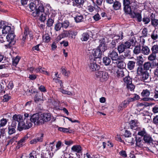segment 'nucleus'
I'll return each mask as SVG.
<instances>
[{"label": "nucleus", "mask_w": 158, "mask_h": 158, "mask_svg": "<svg viewBox=\"0 0 158 158\" xmlns=\"http://www.w3.org/2000/svg\"><path fill=\"white\" fill-rule=\"evenodd\" d=\"M43 3L42 1L35 0L30 3L29 7L32 11H34L32 14L33 16H39L41 14L40 20L44 22L46 19V16L50 15L52 8L49 4L44 3L43 5Z\"/></svg>", "instance_id": "obj_1"}, {"label": "nucleus", "mask_w": 158, "mask_h": 158, "mask_svg": "<svg viewBox=\"0 0 158 158\" xmlns=\"http://www.w3.org/2000/svg\"><path fill=\"white\" fill-rule=\"evenodd\" d=\"M123 2L124 13L129 15L132 18H136L138 22H141L142 21L141 14L136 12L137 9L136 0H123Z\"/></svg>", "instance_id": "obj_2"}, {"label": "nucleus", "mask_w": 158, "mask_h": 158, "mask_svg": "<svg viewBox=\"0 0 158 158\" xmlns=\"http://www.w3.org/2000/svg\"><path fill=\"white\" fill-rule=\"evenodd\" d=\"M94 78L101 82L106 81L109 78L108 73L104 71L99 70L96 72L94 75Z\"/></svg>", "instance_id": "obj_3"}, {"label": "nucleus", "mask_w": 158, "mask_h": 158, "mask_svg": "<svg viewBox=\"0 0 158 158\" xmlns=\"http://www.w3.org/2000/svg\"><path fill=\"white\" fill-rule=\"evenodd\" d=\"M32 124L29 120L24 119L23 121V119L19 122L18 123L17 129L19 131H21L24 130L28 129L32 126Z\"/></svg>", "instance_id": "obj_4"}, {"label": "nucleus", "mask_w": 158, "mask_h": 158, "mask_svg": "<svg viewBox=\"0 0 158 158\" xmlns=\"http://www.w3.org/2000/svg\"><path fill=\"white\" fill-rule=\"evenodd\" d=\"M15 36L12 31H11V32L8 33L6 39L7 41L8 42V44H5V46L7 48H10L14 45L16 42L15 39Z\"/></svg>", "instance_id": "obj_5"}, {"label": "nucleus", "mask_w": 158, "mask_h": 158, "mask_svg": "<svg viewBox=\"0 0 158 158\" xmlns=\"http://www.w3.org/2000/svg\"><path fill=\"white\" fill-rule=\"evenodd\" d=\"M102 53H103L101 51V50L97 48L94 49L91 54L89 56L90 60H93L96 61L97 59H100L102 58Z\"/></svg>", "instance_id": "obj_6"}, {"label": "nucleus", "mask_w": 158, "mask_h": 158, "mask_svg": "<svg viewBox=\"0 0 158 158\" xmlns=\"http://www.w3.org/2000/svg\"><path fill=\"white\" fill-rule=\"evenodd\" d=\"M30 121L31 123H33L35 125H40L42 124V121H41L40 115L39 113H36L30 115Z\"/></svg>", "instance_id": "obj_7"}, {"label": "nucleus", "mask_w": 158, "mask_h": 158, "mask_svg": "<svg viewBox=\"0 0 158 158\" xmlns=\"http://www.w3.org/2000/svg\"><path fill=\"white\" fill-rule=\"evenodd\" d=\"M24 32L23 35L22 40L25 41L28 38V36L30 37V40L33 39V32L27 26H26L24 28Z\"/></svg>", "instance_id": "obj_8"}, {"label": "nucleus", "mask_w": 158, "mask_h": 158, "mask_svg": "<svg viewBox=\"0 0 158 158\" xmlns=\"http://www.w3.org/2000/svg\"><path fill=\"white\" fill-rule=\"evenodd\" d=\"M51 114L50 113H43L40 114L41 121L42 124L50 121L51 119Z\"/></svg>", "instance_id": "obj_9"}, {"label": "nucleus", "mask_w": 158, "mask_h": 158, "mask_svg": "<svg viewBox=\"0 0 158 158\" xmlns=\"http://www.w3.org/2000/svg\"><path fill=\"white\" fill-rule=\"evenodd\" d=\"M127 43L126 42H122L118 46L117 50L119 54L123 53L126 50L130 48Z\"/></svg>", "instance_id": "obj_10"}, {"label": "nucleus", "mask_w": 158, "mask_h": 158, "mask_svg": "<svg viewBox=\"0 0 158 158\" xmlns=\"http://www.w3.org/2000/svg\"><path fill=\"white\" fill-rule=\"evenodd\" d=\"M90 61V63L89 64V67L90 70L91 71H99L98 70L100 69V66L98 64L96 63V61L93 60Z\"/></svg>", "instance_id": "obj_11"}, {"label": "nucleus", "mask_w": 158, "mask_h": 158, "mask_svg": "<svg viewBox=\"0 0 158 158\" xmlns=\"http://www.w3.org/2000/svg\"><path fill=\"white\" fill-rule=\"evenodd\" d=\"M108 55L112 61H117L119 60L117 52L114 50L110 51Z\"/></svg>", "instance_id": "obj_12"}, {"label": "nucleus", "mask_w": 158, "mask_h": 158, "mask_svg": "<svg viewBox=\"0 0 158 158\" xmlns=\"http://www.w3.org/2000/svg\"><path fill=\"white\" fill-rule=\"evenodd\" d=\"M150 93V91L148 89H143L141 93V95L142 97L144 98H143L142 100L144 101H149L150 100H153V98H147L149 96Z\"/></svg>", "instance_id": "obj_13"}, {"label": "nucleus", "mask_w": 158, "mask_h": 158, "mask_svg": "<svg viewBox=\"0 0 158 158\" xmlns=\"http://www.w3.org/2000/svg\"><path fill=\"white\" fill-rule=\"evenodd\" d=\"M100 44L97 48H99L100 50H101V51L103 53L104 52L108 49V47L106 44L105 40H100Z\"/></svg>", "instance_id": "obj_14"}, {"label": "nucleus", "mask_w": 158, "mask_h": 158, "mask_svg": "<svg viewBox=\"0 0 158 158\" xmlns=\"http://www.w3.org/2000/svg\"><path fill=\"white\" fill-rule=\"evenodd\" d=\"M155 15L152 13L151 15V25L155 29H158V19H155Z\"/></svg>", "instance_id": "obj_15"}, {"label": "nucleus", "mask_w": 158, "mask_h": 158, "mask_svg": "<svg viewBox=\"0 0 158 158\" xmlns=\"http://www.w3.org/2000/svg\"><path fill=\"white\" fill-rule=\"evenodd\" d=\"M143 58L140 57V58L137 60L136 64L139 66L137 68V72L142 73L143 69Z\"/></svg>", "instance_id": "obj_16"}, {"label": "nucleus", "mask_w": 158, "mask_h": 158, "mask_svg": "<svg viewBox=\"0 0 158 158\" xmlns=\"http://www.w3.org/2000/svg\"><path fill=\"white\" fill-rule=\"evenodd\" d=\"M90 33H92L91 31L84 32L81 36L80 40L82 41H87L90 37Z\"/></svg>", "instance_id": "obj_17"}, {"label": "nucleus", "mask_w": 158, "mask_h": 158, "mask_svg": "<svg viewBox=\"0 0 158 158\" xmlns=\"http://www.w3.org/2000/svg\"><path fill=\"white\" fill-rule=\"evenodd\" d=\"M53 156V154L48 150L44 151L41 152V158H52Z\"/></svg>", "instance_id": "obj_18"}, {"label": "nucleus", "mask_w": 158, "mask_h": 158, "mask_svg": "<svg viewBox=\"0 0 158 158\" xmlns=\"http://www.w3.org/2000/svg\"><path fill=\"white\" fill-rule=\"evenodd\" d=\"M138 74L140 75V78L142 80L145 81L149 77V74L146 71L143 69L142 73L137 72Z\"/></svg>", "instance_id": "obj_19"}, {"label": "nucleus", "mask_w": 158, "mask_h": 158, "mask_svg": "<svg viewBox=\"0 0 158 158\" xmlns=\"http://www.w3.org/2000/svg\"><path fill=\"white\" fill-rule=\"evenodd\" d=\"M144 143H147L148 144L152 143L153 140L152 137L148 134L147 133L143 138V139Z\"/></svg>", "instance_id": "obj_20"}, {"label": "nucleus", "mask_w": 158, "mask_h": 158, "mask_svg": "<svg viewBox=\"0 0 158 158\" xmlns=\"http://www.w3.org/2000/svg\"><path fill=\"white\" fill-rule=\"evenodd\" d=\"M48 17V19L47 20L46 24L48 27H51L53 26L54 23L55 15L52 13Z\"/></svg>", "instance_id": "obj_21"}, {"label": "nucleus", "mask_w": 158, "mask_h": 158, "mask_svg": "<svg viewBox=\"0 0 158 158\" xmlns=\"http://www.w3.org/2000/svg\"><path fill=\"white\" fill-rule=\"evenodd\" d=\"M84 2V0H73V6L78 8H81L83 6Z\"/></svg>", "instance_id": "obj_22"}, {"label": "nucleus", "mask_w": 158, "mask_h": 158, "mask_svg": "<svg viewBox=\"0 0 158 158\" xmlns=\"http://www.w3.org/2000/svg\"><path fill=\"white\" fill-rule=\"evenodd\" d=\"M77 32L75 30H68V38L70 39H74L77 34Z\"/></svg>", "instance_id": "obj_23"}, {"label": "nucleus", "mask_w": 158, "mask_h": 158, "mask_svg": "<svg viewBox=\"0 0 158 158\" xmlns=\"http://www.w3.org/2000/svg\"><path fill=\"white\" fill-rule=\"evenodd\" d=\"M138 121L135 119L131 120L129 122L130 127L131 129L135 130L138 126Z\"/></svg>", "instance_id": "obj_24"}, {"label": "nucleus", "mask_w": 158, "mask_h": 158, "mask_svg": "<svg viewBox=\"0 0 158 158\" xmlns=\"http://www.w3.org/2000/svg\"><path fill=\"white\" fill-rule=\"evenodd\" d=\"M44 134H41L40 136L39 137H37L36 138L34 139L31 140L30 142L31 144H36L38 142H42L43 141V137H44Z\"/></svg>", "instance_id": "obj_25"}, {"label": "nucleus", "mask_w": 158, "mask_h": 158, "mask_svg": "<svg viewBox=\"0 0 158 158\" xmlns=\"http://www.w3.org/2000/svg\"><path fill=\"white\" fill-rule=\"evenodd\" d=\"M11 28L10 26H6L5 25L3 29L1 31V33L5 37V35L10 32Z\"/></svg>", "instance_id": "obj_26"}, {"label": "nucleus", "mask_w": 158, "mask_h": 158, "mask_svg": "<svg viewBox=\"0 0 158 158\" xmlns=\"http://www.w3.org/2000/svg\"><path fill=\"white\" fill-rule=\"evenodd\" d=\"M142 48L141 50L142 53L144 55H148L150 53V49L147 46L144 45H142Z\"/></svg>", "instance_id": "obj_27"}, {"label": "nucleus", "mask_w": 158, "mask_h": 158, "mask_svg": "<svg viewBox=\"0 0 158 158\" xmlns=\"http://www.w3.org/2000/svg\"><path fill=\"white\" fill-rule=\"evenodd\" d=\"M29 137L27 135H26L21 139L18 142L16 147L18 148L21 147L23 146V143L25 142L28 138Z\"/></svg>", "instance_id": "obj_28"}, {"label": "nucleus", "mask_w": 158, "mask_h": 158, "mask_svg": "<svg viewBox=\"0 0 158 158\" xmlns=\"http://www.w3.org/2000/svg\"><path fill=\"white\" fill-rule=\"evenodd\" d=\"M92 1L94 3V6H96V11H97L98 12L99 10H100L99 6H101L103 0H96V3L94 2V0H92Z\"/></svg>", "instance_id": "obj_29"}, {"label": "nucleus", "mask_w": 158, "mask_h": 158, "mask_svg": "<svg viewBox=\"0 0 158 158\" xmlns=\"http://www.w3.org/2000/svg\"><path fill=\"white\" fill-rule=\"evenodd\" d=\"M113 4V7L114 10H117L121 9V4L119 1H116Z\"/></svg>", "instance_id": "obj_30"}, {"label": "nucleus", "mask_w": 158, "mask_h": 158, "mask_svg": "<svg viewBox=\"0 0 158 158\" xmlns=\"http://www.w3.org/2000/svg\"><path fill=\"white\" fill-rule=\"evenodd\" d=\"M123 52V54L122 56L124 58L131 59L132 58L131 55V52L129 49H127Z\"/></svg>", "instance_id": "obj_31"}, {"label": "nucleus", "mask_w": 158, "mask_h": 158, "mask_svg": "<svg viewBox=\"0 0 158 158\" xmlns=\"http://www.w3.org/2000/svg\"><path fill=\"white\" fill-rule=\"evenodd\" d=\"M75 21L77 23H79L83 21L84 17L83 15L80 13H78L76 15V16L74 18Z\"/></svg>", "instance_id": "obj_32"}, {"label": "nucleus", "mask_w": 158, "mask_h": 158, "mask_svg": "<svg viewBox=\"0 0 158 158\" xmlns=\"http://www.w3.org/2000/svg\"><path fill=\"white\" fill-rule=\"evenodd\" d=\"M135 61L132 60L128 61L127 64L128 69L130 70H133L135 67Z\"/></svg>", "instance_id": "obj_33"}, {"label": "nucleus", "mask_w": 158, "mask_h": 158, "mask_svg": "<svg viewBox=\"0 0 158 158\" xmlns=\"http://www.w3.org/2000/svg\"><path fill=\"white\" fill-rule=\"evenodd\" d=\"M126 42L129 45L128 46L130 48L131 46H135L137 41L136 38L135 37H132L131 39Z\"/></svg>", "instance_id": "obj_34"}, {"label": "nucleus", "mask_w": 158, "mask_h": 158, "mask_svg": "<svg viewBox=\"0 0 158 158\" xmlns=\"http://www.w3.org/2000/svg\"><path fill=\"white\" fill-rule=\"evenodd\" d=\"M61 73L64 76L69 77L70 74V72L69 70H67L66 68L63 66L60 69Z\"/></svg>", "instance_id": "obj_35"}, {"label": "nucleus", "mask_w": 158, "mask_h": 158, "mask_svg": "<svg viewBox=\"0 0 158 158\" xmlns=\"http://www.w3.org/2000/svg\"><path fill=\"white\" fill-rule=\"evenodd\" d=\"M62 25L60 22V20H59L57 21V22L55 24L54 29L56 31H60L62 27Z\"/></svg>", "instance_id": "obj_36"}, {"label": "nucleus", "mask_w": 158, "mask_h": 158, "mask_svg": "<svg viewBox=\"0 0 158 158\" xmlns=\"http://www.w3.org/2000/svg\"><path fill=\"white\" fill-rule=\"evenodd\" d=\"M102 61L104 64L106 66H108L111 63V59L108 56H104L102 58Z\"/></svg>", "instance_id": "obj_37"}, {"label": "nucleus", "mask_w": 158, "mask_h": 158, "mask_svg": "<svg viewBox=\"0 0 158 158\" xmlns=\"http://www.w3.org/2000/svg\"><path fill=\"white\" fill-rule=\"evenodd\" d=\"M34 100L35 103H38L40 101L43 100V98L40 94L37 93L34 98Z\"/></svg>", "instance_id": "obj_38"}, {"label": "nucleus", "mask_w": 158, "mask_h": 158, "mask_svg": "<svg viewBox=\"0 0 158 158\" xmlns=\"http://www.w3.org/2000/svg\"><path fill=\"white\" fill-rule=\"evenodd\" d=\"M71 150L73 152L80 153L82 150L81 147L79 145H75L71 148Z\"/></svg>", "instance_id": "obj_39"}, {"label": "nucleus", "mask_w": 158, "mask_h": 158, "mask_svg": "<svg viewBox=\"0 0 158 158\" xmlns=\"http://www.w3.org/2000/svg\"><path fill=\"white\" fill-rule=\"evenodd\" d=\"M143 66V70L145 71H147L152 68L151 67L152 66V63H150V62H147L145 63Z\"/></svg>", "instance_id": "obj_40"}, {"label": "nucleus", "mask_w": 158, "mask_h": 158, "mask_svg": "<svg viewBox=\"0 0 158 158\" xmlns=\"http://www.w3.org/2000/svg\"><path fill=\"white\" fill-rule=\"evenodd\" d=\"M22 117L21 115L19 116L18 115L15 114L12 117V119H11V121H15V122L18 123H19V122L22 119Z\"/></svg>", "instance_id": "obj_41"}, {"label": "nucleus", "mask_w": 158, "mask_h": 158, "mask_svg": "<svg viewBox=\"0 0 158 158\" xmlns=\"http://www.w3.org/2000/svg\"><path fill=\"white\" fill-rule=\"evenodd\" d=\"M61 23L63 26V28L66 29L69 27H71L70 25V22L68 20H65L63 21H62Z\"/></svg>", "instance_id": "obj_42"}, {"label": "nucleus", "mask_w": 158, "mask_h": 158, "mask_svg": "<svg viewBox=\"0 0 158 158\" xmlns=\"http://www.w3.org/2000/svg\"><path fill=\"white\" fill-rule=\"evenodd\" d=\"M21 58L19 56H17L14 58H13L12 65L15 67L18 64Z\"/></svg>", "instance_id": "obj_43"}, {"label": "nucleus", "mask_w": 158, "mask_h": 158, "mask_svg": "<svg viewBox=\"0 0 158 158\" xmlns=\"http://www.w3.org/2000/svg\"><path fill=\"white\" fill-rule=\"evenodd\" d=\"M156 54L152 52V53L148 57V59L149 60L152 61L151 62L152 63L153 61H154L155 62L156 61Z\"/></svg>", "instance_id": "obj_44"}, {"label": "nucleus", "mask_w": 158, "mask_h": 158, "mask_svg": "<svg viewBox=\"0 0 158 158\" xmlns=\"http://www.w3.org/2000/svg\"><path fill=\"white\" fill-rule=\"evenodd\" d=\"M42 38L44 41L45 43H48L51 40V37L48 33H46L42 36Z\"/></svg>", "instance_id": "obj_45"}, {"label": "nucleus", "mask_w": 158, "mask_h": 158, "mask_svg": "<svg viewBox=\"0 0 158 158\" xmlns=\"http://www.w3.org/2000/svg\"><path fill=\"white\" fill-rule=\"evenodd\" d=\"M117 77L121 78L124 76V73L123 69H118L116 71Z\"/></svg>", "instance_id": "obj_46"}, {"label": "nucleus", "mask_w": 158, "mask_h": 158, "mask_svg": "<svg viewBox=\"0 0 158 158\" xmlns=\"http://www.w3.org/2000/svg\"><path fill=\"white\" fill-rule=\"evenodd\" d=\"M142 21L144 25L147 24L151 21V18L149 16H144L142 19Z\"/></svg>", "instance_id": "obj_47"}, {"label": "nucleus", "mask_w": 158, "mask_h": 158, "mask_svg": "<svg viewBox=\"0 0 158 158\" xmlns=\"http://www.w3.org/2000/svg\"><path fill=\"white\" fill-rule=\"evenodd\" d=\"M141 46L140 44L139 46H136L133 50V52L135 54H138L140 53H141Z\"/></svg>", "instance_id": "obj_48"}, {"label": "nucleus", "mask_w": 158, "mask_h": 158, "mask_svg": "<svg viewBox=\"0 0 158 158\" xmlns=\"http://www.w3.org/2000/svg\"><path fill=\"white\" fill-rule=\"evenodd\" d=\"M59 131L64 133H71L72 132V130H69V129L62 127H59L58 128Z\"/></svg>", "instance_id": "obj_49"}, {"label": "nucleus", "mask_w": 158, "mask_h": 158, "mask_svg": "<svg viewBox=\"0 0 158 158\" xmlns=\"http://www.w3.org/2000/svg\"><path fill=\"white\" fill-rule=\"evenodd\" d=\"M147 132L145 128H143L142 129H140L138 131L137 134L138 135L141 136L142 137H143L147 134Z\"/></svg>", "instance_id": "obj_50"}, {"label": "nucleus", "mask_w": 158, "mask_h": 158, "mask_svg": "<svg viewBox=\"0 0 158 158\" xmlns=\"http://www.w3.org/2000/svg\"><path fill=\"white\" fill-rule=\"evenodd\" d=\"M129 103L127 99L125 100L119 105V106L120 108H124L127 107V104Z\"/></svg>", "instance_id": "obj_51"}, {"label": "nucleus", "mask_w": 158, "mask_h": 158, "mask_svg": "<svg viewBox=\"0 0 158 158\" xmlns=\"http://www.w3.org/2000/svg\"><path fill=\"white\" fill-rule=\"evenodd\" d=\"M124 82L127 84V85L131 84L132 82V79L129 76H127L123 79Z\"/></svg>", "instance_id": "obj_52"}, {"label": "nucleus", "mask_w": 158, "mask_h": 158, "mask_svg": "<svg viewBox=\"0 0 158 158\" xmlns=\"http://www.w3.org/2000/svg\"><path fill=\"white\" fill-rule=\"evenodd\" d=\"M8 119H6V118H3L2 119H1L0 121V126L1 127H4L6 125V124L8 121Z\"/></svg>", "instance_id": "obj_53"}, {"label": "nucleus", "mask_w": 158, "mask_h": 158, "mask_svg": "<svg viewBox=\"0 0 158 158\" xmlns=\"http://www.w3.org/2000/svg\"><path fill=\"white\" fill-rule=\"evenodd\" d=\"M118 67L119 69H123L126 66V64L123 61H119L117 64Z\"/></svg>", "instance_id": "obj_54"}, {"label": "nucleus", "mask_w": 158, "mask_h": 158, "mask_svg": "<svg viewBox=\"0 0 158 158\" xmlns=\"http://www.w3.org/2000/svg\"><path fill=\"white\" fill-rule=\"evenodd\" d=\"M2 101L4 102H7L11 99V97L8 94L4 95L3 96Z\"/></svg>", "instance_id": "obj_55"}, {"label": "nucleus", "mask_w": 158, "mask_h": 158, "mask_svg": "<svg viewBox=\"0 0 158 158\" xmlns=\"http://www.w3.org/2000/svg\"><path fill=\"white\" fill-rule=\"evenodd\" d=\"M152 53L156 54L158 53V45H154L151 48Z\"/></svg>", "instance_id": "obj_56"}, {"label": "nucleus", "mask_w": 158, "mask_h": 158, "mask_svg": "<svg viewBox=\"0 0 158 158\" xmlns=\"http://www.w3.org/2000/svg\"><path fill=\"white\" fill-rule=\"evenodd\" d=\"M8 133L9 135H11L14 133L16 132L15 129L13 127H10V126H8Z\"/></svg>", "instance_id": "obj_57"}, {"label": "nucleus", "mask_w": 158, "mask_h": 158, "mask_svg": "<svg viewBox=\"0 0 158 158\" xmlns=\"http://www.w3.org/2000/svg\"><path fill=\"white\" fill-rule=\"evenodd\" d=\"M148 32V31L147 28L144 27V28H143L142 33V36L140 37V40L141 39V38L142 37H145L147 36Z\"/></svg>", "instance_id": "obj_58"}, {"label": "nucleus", "mask_w": 158, "mask_h": 158, "mask_svg": "<svg viewBox=\"0 0 158 158\" xmlns=\"http://www.w3.org/2000/svg\"><path fill=\"white\" fill-rule=\"evenodd\" d=\"M142 140V137H139L138 138L135 137L136 145L138 147H140L141 145L140 142Z\"/></svg>", "instance_id": "obj_59"}, {"label": "nucleus", "mask_w": 158, "mask_h": 158, "mask_svg": "<svg viewBox=\"0 0 158 158\" xmlns=\"http://www.w3.org/2000/svg\"><path fill=\"white\" fill-rule=\"evenodd\" d=\"M123 135L125 137H130L131 136V133L130 131L127 130H125V132L123 134Z\"/></svg>", "instance_id": "obj_60"}, {"label": "nucleus", "mask_w": 158, "mask_h": 158, "mask_svg": "<svg viewBox=\"0 0 158 158\" xmlns=\"http://www.w3.org/2000/svg\"><path fill=\"white\" fill-rule=\"evenodd\" d=\"M60 91L63 94H66L68 95H71L72 94V93L68 90L64 89H63L60 88Z\"/></svg>", "instance_id": "obj_61"}, {"label": "nucleus", "mask_w": 158, "mask_h": 158, "mask_svg": "<svg viewBox=\"0 0 158 158\" xmlns=\"http://www.w3.org/2000/svg\"><path fill=\"white\" fill-rule=\"evenodd\" d=\"M44 68H42L40 66L38 67V68H36L35 71L36 73H44V71L43 69H44Z\"/></svg>", "instance_id": "obj_62"}, {"label": "nucleus", "mask_w": 158, "mask_h": 158, "mask_svg": "<svg viewBox=\"0 0 158 158\" xmlns=\"http://www.w3.org/2000/svg\"><path fill=\"white\" fill-rule=\"evenodd\" d=\"M158 37V35L156 32H155L154 31L151 35V37L153 40H156L157 39Z\"/></svg>", "instance_id": "obj_63"}, {"label": "nucleus", "mask_w": 158, "mask_h": 158, "mask_svg": "<svg viewBox=\"0 0 158 158\" xmlns=\"http://www.w3.org/2000/svg\"><path fill=\"white\" fill-rule=\"evenodd\" d=\"M63 38L66 37H68V30H64L60 34Z\"/></svg>", "instance_id": "obj_64"}]
</instances>
